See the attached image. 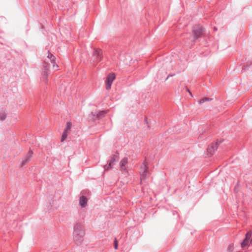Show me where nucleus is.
Returning <instances> with one entry per match:
<instances>
[{
	"mask_svg": "<svg viewBox=\"0 0 252 252\" xmlns=\"http://www.w3.org/2000/svg\"><path fill=\"white\" fill-rule=\"evenodd\" d=\"M71 127V124L70 123H67V125H66V128L65 129H66L67 130L69 129Z\"/></svg>",
	"mask_w": 252,
	"mask_h": 252,
	"instance_id": "aec40b11",
	"label": "nucleus"
},
{
	"mask_svg": "<svg viewBox=\"0 0 252 252\" xmlns=\"http://www.w3.org/2000/svg\"><path fill=\"white\" fill-rule=\"evenodd\" d=\"M67 130L64 129V130L62 134V137H61V142H63L67 138Z\"/></svg>",
	"mask_w": 252,
	"mask_h": 252,
	"instance_id": "4468645a",
	"label": "nucleus"
},
{
	"mask_svg": "<svg viewBox=\"0 0 252 252\" xmlns=\"http://www.w3.org/2000/svg\"><path fill=\"white\" fill-rule=\"evenodd\" d=\"M211 100H212V98H210L209 97H204V98L201 99L200 100H199L198 102L199 104H202L206 101H210Z\"/></svg>",
	"mask_w": 252,
	"mask_h": 252,
	"instance_id": "2eb2a0df",
	"label": "nucleus"
},
{
	"mask_svg": "<svg viewBox=\"0 0 252 252\" xmlns=\"http://www.w3.org/2000/svg\"><path fill=\"white\" fill-rule=\"evenodd\" d=\"M173 76L172 75H168V76H167V77L166 79H168V78H169L170 76Z\"/></svg>",
	"mask_w": 252,
	"mask_h": 252,
	"instance_id": "5701e85b",
	"label": "nucleus"
},
{
	"mask_svg": "<svg viewBox=\"0 0 252 252\" xmlns=\"http://www.w3.org/2000/svg\"><path fill=\"white\" fill-rule=\"evenodd\" d=\"M85 234L84 227L82 223H76L74 226V240L77 245L81 244Z\"/></svg>",
	"mask_w": 252,
	"mask_h": 252,
	"instance_id": "f257e3e1",
	"label": "nucleus"
},
{
	"mask_svg": "<svg viewBox=\"0 0 252 252\" xmlns=\"http://www.w3.org/2000/svg\"><path fill=\"white\" fill-rule=\"evenodd\" d=\"M116 78L115 74L114 73H110L106 77V89L109 90L111 87L112 84Z\"/></svg>",
	"mask_w": 252,
	"mask_h": 252,
	"instance_id": "39448f33",
	"label": "nucleus"
},
{
	"mask_svg": "<svg viewBox=\"0 0 252 252\" xmlns=\"http://www.w3.org/2000/svg\"><path fill=\"white\" fill-rule=\"evenodd\" d=\"M6 117V114L5 112H3L1 114H0V121H4Z\"/></svg>",
	"mask_w": 252,
	"mask_h": 252,
	"instance_id": "f3484780",
	"label": "nucleus"
},
{
	"mask_svg": "<svg viewBox=\"0 0 252 252\" xmlns=\"http://www.w3.org/2000/svg\"><path fill=\"white\" fill-rule=\"evenodd\" d=\"M252 236V233L251 232H248L246 234L245 239L249 240Z\"/></svg>",
	"mask_w": 252,
	"mask_h": 252,
	"instance_id": "a211bd4d",
	"label": "nucleus"
},
{
	"mask_svg": "<svg viewBox=\"0 0 252 252\" xmlns=\"http://www.w3.org/2000/svg\"><path fill=\"white\" fill-rule=\"evenodd\" d=\"M106 114V112L105 111H100L97 113L96 117L97 118L103 117Z\"/></svg>",
	"mask_w": 252,
	"mask_h": 252,
	"instance_id": "ddd939ff",
	"label": "nucleus"
},
{
	"mask_svg": "<svg viewBox=\"0 0 252 252\" xmlns=\"http://www.w3.org/2000/svg\"><path fill=\"white\" fill-rule=\"evenodd\" d=\"M118 247V242L117 240L116 239V238H115L114 240V248H115V249H116V250L117 249Z\"/></svg>",
	"mask_w": 252,
	"mask_h": 252,
	"instance_id": "6ab92c4d",
	"label": "nucleus"
},
{
	"mask_svg": "<svg viewBox=\"0 0 252 252\" xmlns=\"http://www.w3.org/2000/svg\"><path fill=\"white\" fill-rule=\"evenodd\" d=\"M249 240L245 239L243 242L241 243V247L242 248H244L245 247L247 246L248 244Z\"/></svg>",
	"mask_w": 252,
	"mask_h": 252,
	"instance_id": "dca6fc26",
	"label": "nucleus"
},
{
	"mask_svg": "<svg viewBox=\"0 0 252 252\" xmlns=\"http://www.w3.org/2000/svg\"><path fill=\"white\" fill-rule=\"evenodd\" d=\"M88 199L87 197L84 195L80 196L79 199V205L82 207H85L87 204Z\"/></svg>",
	"mask_w": 252,
	"mask_h": 252,
	"instance_id": "f8f14e48",
	"label": "nucleus"
},
{
	"mask_svg": "<svg viewBox=\"0 0 252 252\" xmlns=\"http://www.w3.org/2000/svg\"><path fill=\"white\" fill-rule=\"evenodd\" d=\"M233 246L231 245H229L227 248V250L229 252H231L233 251Z\"/></svg>",
	"mask_w": 252,
	"mask_h": 252,
	"instance_id": "412c9836",
	"label": "nucleus"
},
{
	"mask_svg": "<svg viewBox=\"0 0 252 252\" xmlns=\"http://www.w3.org/2000/svg\"><path fill=\"white\" fill-rule=\"evenodd\" d=\"M187 91L189 92V93L191 94V93L190 92V91H189V90L188 89H187Z\"/></svg>",
	"mask_w": 252,
	"mask_h": 252,
	"instance_id": "4be33fe9",
	"label": "nucleus"
},
{
	"mask_svg": "<svg viewBox=\"0 0 252 252\" xmlns=\"http://www.w3.org/2000/svg\"><path fill=\"white\" fill-rule=\"evenodd\" d=\"M102 50L100 49H94L93 54V61L94 63H98L102 59Z\"/></svg>",
	"mask_w": 252,
	"mask_h": 252,
	"instance_id": "7ed1b4c3",
	"label": "nucleus"
},
{
	"mask_svg": "<svg viewBox=\"0 0 252 252\" xmlns=\"http://www.w3.org/2000/svg\"><path fill=\"white\" fill-rule=\"evenodd\" d=\"M48 56L47 58L50 60L51 63L53 65L54 68L56 67L57 68L59 67L58 65L55 62V57L51 54L49 51H48Z\"/></svg>",
	"mask_w": 252,
	"mask_h": 252,
	"instance_id": "9b49d317",
	"label": "nucleus"
},
{
	"mask_svg": "<svg viewBox=\"0 0 252 252\" xmlns=\"http://www.w3.org/2000/svg\"><path fill=\"white\" fill-rule=\"evenodd\" d=\"M117 158V156L115 155L111 157L110 159L108 161V164L104 166V170H108L109 169L112 168Z\"/></svg>",
	"mask_w": 252,
	"mask_h": 252,
	"instance_id": "6e6552de",
	"label": "nucleus"
},
{
	"mask_svg": "<svg viewBox=\"0 0 252 252\" xmlns=\"http://www.w3.org/2000/svg\"><path fill=\"white\" fill-rule=\"evenodd\" d=\"M218 146V142L217 141L216 143H212L207 148V152L213 155L215 152L217 150Z\"/></svg>",
	"mask_w": 252,
	"mask_h": 252,
	"instance_id": "9d476101",
	"label": "nucleus"
},
{
	"mask_svg": "<svg viewBox=\"0 0 252 252\" xmlns=\"http://www.w3.org/2000/svg\"><path fill=\"white\" fill-rule=\"evenodd\" d=\"M214 29L215 31H217V29L216 27H214Z\"/></svg>",
	"mask_w": 252,
	"mask_h": 252,
	"instance_id": "b1692460",
	"label": "nucleus"
},
{
	"mask_svg": "<svg viewBox=\"0 0 252 252\" xmlns=\"http://www.w3.org/2000/svg\"><path fill=\"white\" fill-rule=\"evenodd\" d=\"M204 32L203 28L200 25H196L193 27V33L194 39H196L201 37Z\"/></svg>",
	"mask_w": 252,
	"mask_h": 252,
	"instance_id": "20e7f679",
	"label": "nucleus"
},
{
	"mask_svg": "<svg viewBox=\"0 0 252 252\" xmlns=\"http://www.w3.org/2000/svg\"><path fill=\"white\" fill-rule=\"evenodd\" d=\"M140 179L141 180H145L148 174V163L146 160L144 161L140 168Z\"/></svg>",
	"mask_w": 252,
	"mask_h": 252,
	"instance_id": "f03ea898",
	"label": "nucleus"
},
{
	"mask_svg": "<svg viewBox=\"0 0 252 252\" xmlns=\"http://www.w3.org/2000/svg\"><path fill=\"white\" fill-rule=\"evenodd\" d=\"M50 68V64L48 63L44 62L43 63V69L42 71V77L43 80L45 82H47L48 80V71Z\"/></svg>",
	"mask_w": 252,
	"mask_h": 252,
	"instance_id": "423d86ee",
	"label": "nucleus"
},
{
	"mask_svg": "<svg viewBox=\"0 0 252 252\" xmlns=\"http://www.w3.org/2000/svg\"><path fill=\"white\" fill-rule=\"evenodd\" d=\"M33 154V152L32 150H30L26 155V156L23 158L22 161L21 162L20 164V166H23L25 165L26 164H27L28 162H29L31 160V158L32 157V155Z\"/></svg>",
	"mask_w": 252,
	"mask_h": 252,
	"instance_id": "1a4fd4ad",
	"label": "nucleus"
},
{
	"mask_svg": "<svg viewBox=\"0 0 252 252\" xmlns=\"http://www.w3.org/2000/svg\"><path fill=\"white\" fill-rule=\"evenodd\" d=\"M127 164H128V158H123L120 163V170L126 173L127 172Z\"/></svg>",
	"mask_w": 252,
	"mask_h": 252,
	"instance_id": "0eeeda50",
	"label": "nucleus"
}]
</instances>
